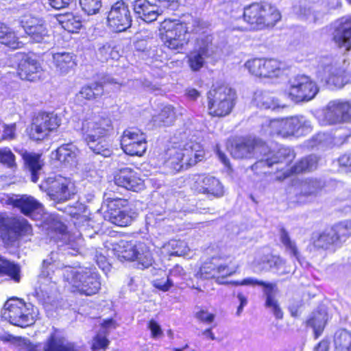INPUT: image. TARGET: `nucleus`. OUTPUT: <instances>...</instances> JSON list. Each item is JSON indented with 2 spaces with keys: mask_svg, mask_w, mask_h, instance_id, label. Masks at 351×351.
<instances>
[{
  "mask_svg": "<svg viewBox=\"0 0 351 351\" xmlns=\"http://www.w3.org/2000/svg\"><path fill=\"white\" fill-rule=\"evenodd\" d=\"M265 261H267L270 268H273L279 271L284 268L285 261L278 256L271 255L267 256Z\"/></svg>",
  "mask_w": 351,
  "mask_h": 351,
  "instance_id": "54",
  "label": "nucleus"
},
{
  "mask_svg": "<svg viewBox=\"0 0 351 351\" xmlns=\"http://www.w3.org/2000/svg\"><path fill=\"white\" fill-rule=\"evenodd\" d=\"M82 9L88 15L97 14L101 7V0H80Z\"/></svg>",
  "mask_w": 351,
  "mask_h": 351,
  "instance_id": "51",
  "label": "nucleus"
},
{
  "mask_svg": "<svg viewBox=\"0 0 351 351\" xmlns=\"http://www.w3.org/2000/svg\"><path fill=\"white\" fill-rule=\"evenodd\" d=\"M176 118L175 109L171 105L165 106L161 111L152 117L154 124L158 127L169 126L173 124Z\"/></svg>",
  "mask_w": 351,
  "mask_h": 351,
  "instance_id": "37",
  "label": "nucleus"
},
{
  "mask_svg": "<svg viewBox=\"0 0 351 351\" xmlns=\"http://www.w3.org/2000/svg\"><path fill=\"white\" fill-rule=\"evenodd\" d=\"M40 64L34 59L26 57L21 60L18 67V75L21 80L34 81L40 70Z\"/></svg>",
  "mask_w": 351,
  "mask_h": 351,
  "instance_id": "34",
  "label": "nucleus"
},
{
  "mask_svg": "<svg viewBox=\"0 0 351 351\" xmlns=\"http://www.w3.org/2000/svg\"><path fill=\"white\" fill-rule=\"evenodd\" d=\"M104 94V87L99 82H94L90 85L83 86L80 92L76 95L77 99L82 101L92 100L100 97Z\"/></svg>",
  "mask_w": 351,
  "mask_h": 351,
  "instance_id": "38",
  "label": "nucleus"
},
{
  "mask_svg": "<svg viewBox=\"0 0 351 351\" xmlns=\"http://www.w3.org/2000/svg\"><path fill=\"white\" fill-rule=\"evenodd\" d=\"M253 104L261 109H269L273 111H278L287 107L279 99L266 92L258 91L254 93Z\"/></svg>",
  "mask_w": 351,
  "mask_h": 351,
  "instance_id": "33",
  "label": "nucleus"
},
{
  "mask_svg": "<svg viewBox=\"0 0 351 351\" xmlns=\"http://www.w3.org/2000/svg\"><path fill=\"white\" fill-rule=\"evenodd\" d=\"M191 188L198 193L206 194L215 197L223 195V187L220 181L213 176L195 174L190 178Z\"/></svg>",
  "mask_w": 351,
  "mask_h": 351,
  "instance_id": "22",
  "label": "nucleus"
},
{
  "mask_svg": "<svg viewBox=\"0 0 351 351\" xmlns=\"http://www.w3.org/2000/svg\"><path fill=\"white\" fill-rule=\"evenodd\" d=\"M334 351H351V332L346 330L337 331L334 337Z\"/></svg>",
  "mask_w": 351,
  "mask_h": 351,
  "instance_id": "41",
  "label": "nucleus"
},
{
  "mask_svg": "<svg viewBox=\"0 0 351 351\" xmlns=\"http://www.w3.org/2000/svg\"><path fill=\"white\" fill-rule=\"evenodd\" d=\"M211 43V36L203 32L195 38L193 49L187 56V62L192 71H197L204 66L206 59L210 56Z\"/></svg>",
  "mask_w": 351,
  "mask_h": 351,
  "instance_id": "17",
  "label": "nucleus"
},
{
  "mask_svg": "<svg viewBox=\"0 0 351 351\" xmlns=\"http://www.w3.org/2000/svg\"><path fill=\"white\" fill-rule=\"evenodd\" d=\"M319 158L315 155H310L297 162L292 168V173H300L315 169L318 165Z\"/></svg>",
  "mask_w": 351,
  "mask_h": 351,
  "instance_id": "42",
  "label": "nucleus"
},
{
  "mask_svg": "<svg viewBox=\"0 0 351 351\" xmlns=\"http://www.w3.org/2000/svg\"><path fill=\"white\" fill-rule=\"evenodd\" d=\"M278 292L279 290L276 283L267 285L266 288L263 289V296L265 299V308H267L276 319H281L283 317V312L276 298Z\"/></svg>",
  "mask_w": 351,
  "mask_h": 351,
  "instance_id": "31",
  "label": "nucleus"
},
{
  "mask_svg": "<svg viewBox=\"0 0 351 351\" xmlns=\"http://www.w3.org/2000/svg\"><path fill=\"white\" fill-rule=\"evenodd\" d=\"M0 162L12 170L17 167L15 156L8 147L0 149Z\"/></svg>",
  "mask_w": 351,
  "mask_h": 351,
  "instance_id": "47",
  "label": "nucleus"
},
{
  "mask_svg": "<svg viewBox=\"0 0 351 351\" xmlns=\"http://www.w3.org/2000/svg\"><path fill=\"white\" fill-rule=\"evenodd\" d=\"M78 154L77 147L73 143H68L59 147L53 155L60 162L73 164L75 162Z\"/></svg>",
  "mask_w": 351,
  "mask_h": 351,
  "instance_id": "35",
  "label": "nucleus"
},
{
  "mask_svg": "<svg viewBox=\"0 0 351 351\" xmlns=\"http://www.w3.org/2000/svg\"><path fill=\"white\" fill-rule=\"evenodd\" d=\"M324 118V123L328 125L351 121V103L342 99L330 101L326 106Z\"/></svg>",
  "mask_w": 351,
  "mask_h": 351,
  "instance_id": "23",
  "label": "nucleus"
},
{
  "mask_svg": "<svg viewBox=\"0 0 351 351\" xmlns=\"http://www.w3.org/2000/svg\"><path fill=\"white\" fill-rule=\"evenodd\" d=\"M61 119L53 113L39 112L32 121L29 130V138L34 141H43L60 125Z\"/></svg>",
  "mask_w": 351,
  "mask_h": 351,
  "instance_id": "14",
  "label": "nucleus"
},
{
  "mask_svg": "<svg viewBox=\"0 0 351 351\" xmlns=\"http://www.w3.org/2000/svg\"><path fill=\"white\" fill-rule=\"evenodd\" d=\"M7 276L15 282L21 280L20 267L3 258H0V276Z\"/></svg>",
  "mask_w": 351,
  "mask_h": 351,
  "instance_id": "40",
  "label": "nucleus"
},
{
  "mask_svg": "<svg viewBox=\"0 0 351 351\" xmlns=\"http://www.w3.org/2000/svg\"><path fill=\"white\" fill-rule=\"evenodd\" d=\"M64 281L68 282L73 291L86 295H92L100 289L99 275L91 269L64 267L62 271Z\"/></svg>",
  "mask_w": 351,
  "mask_h": 351,
  "instance_id": "4",
  "label": "nucleus"
},
{
  "mask_svg": "<svg viewBox=\"0 0 351 351\" xmlns=\"http://www.w3.org/2000/svg\"><path fill=\"white\" fill-rule=\"evenodd\" d=\"M326 314L324 311L314 313L308 319V324L313 328L315 337H317L322 332L326 323Z\"/></svg>",
  "mask_w": 351,
  "mask_h": 351,
  "instance_id": "44",
  "label": "nucleus"
},
{
  "mask_svg": "<svg viewBox=\"0 0 351 351\" xmlns=\"http://www.w3.org/2000/svg\"><path fill=\"white\" fill-rule=\"evenodd\" d=\"M148 328L151 330L152 337L157 338L162 335V331L160 326L154 320L152 319L149 322Z\"/></svg>",
  "mask_w": 351,
  "mask_h": 351,
  "instance_id": "60",
  "label": "nucleus"
},
{
  "mask_svg": "<svg viewBox=\"0 0 351 351\" xmlns=\"http://www.w3.org/2000/svg\"><path fill=\"white\" fill-rule=\"evenodd\" d=\"M173 251L171 255L184 256L187 253L188 247L186 243L181 240H171L169 243Z\"/></svg>",
  "mask_w": 351,
  "mask_h": 351,
  "instance_id": "52",
  "label": "nucleus"
},
{
  "mask_svg": "<svg viewBox=\"0 0 351 351\" xmlns=\"http://www.w3.org/2000/svg\"><path fill=\"white\" fill-rule=\"evenodd\" d=\"M104 197L108 202V215L111 223L121 227L131 224L132 217L121 210V208L127 205V199L119 197L114 194L111 195L110 193H105Z\"/></svg>",
  "mask_w": 351,
  "mask_h": 351,
  "instance_id": "21",
  "label": "nucleus"
},
{
  "mask_svg": "<svg viewBox=\"0 0 351 351\" xmlns=\"http://www.w3.org/2000/svg\"><path fill=\"white\" fill-rule=\"evenodd\" d=\"M263 155V158L255 162L252 168L254 170L263 167H271L279 162H288L293 158L291 150L286 147L280 148L276 153L271 151L269 147L260 140L254 141V155Z\"/></svg>",
  "mask_w": 351,
  "mask_h": 351,
  "instance_id": "12",
  "label": "nucleus"
},
{
  "mask_svg": "<svg viewBox=\"0 0 351 351\" xmlns=\"http://www.w3.org/2000/svg\"><path fill=\"white\" fill-rule=\"evenodd\" d=\"M4 40H6V42L1 43L12 49H19L23 45L21 42L19 41L15 33L12 30L4 37Z\"/></svg>",
  "mask_w": 351,
  "mask_h": 351,
  "instance_id": "55",
  "label": "nucleus"
},
{
  "mask_svg": "<svg viewBox=\"0 0 351 351\" xmlns=\"http://www.w3.org/2000/svg\"><path fill=\"white\" fill-rule=\"evenodd\" d=\"M21 154L24 160L25 167L30 174L31 180L34 183L37 182L44 166V161L41 158V154L29 152L25 150L22 151Z\"/></svg>",
  "mask_w": 351,
  "mask_h": 351,
  "instance_id": "30",
  "label": "nucleus"
},
{
  "mask_svg": "<svg viewBox=\"0 0 351 351\" xmlns=\"http://www.w3.org/2000/svg\"><path fill=\"white\" fill-rule=\"evenodd\" d=\"M3 317L10 324L20 327H26L34 323V316L29 308L18 299H11L5 302Z\"/></svg>",
  "mask_w": 351,
  "mask_h": 351,
  "instance_id": "15",
  "label": "nucleus"
},
{
  "mask_svg": "<svg viewBox=\"0 0 351 351\" xmlns=\"http://www.w3.org/2000/svg\"><path fill=\"white\" fill-rule=\"evenodd\" d=\"M332 39L339 47L347 51L351 49V16L342 17L335 22Z\"/></svg>",
  "mask_w": 351,
  "mask_h": 351,
  "instance_id": "27",
  "label": "nucleus"
},
{
  "mask_svg": "<svg viewBox=\"0 0 351 351\" xmlns=\"http://www.w3.org/2000/svg\"><path fill=\"white\" fill-rule=\"evenodd\" d=\"M16 124L5 125L3 137L4 139L11 140L15 137Z\"/></svg>",
  "mask_w": 351,
  "mask_h": 351,
  "instance_id": "62",
  "label": "nucleus"
},
{
  "mask_svg": "<svg viewBox=\"0 0 351 351\" xmlns=\"http://www.w3.org/2000/svg\"><path fill=\"white\" fill-rule=\"evenodd\" d=\"M237 297L239 302V305L237 308V315H240V314L243 311L244 306H245L247 304V298L242 293H238Z\"/></svg>",
  "mask_w": 351,
  "mask_h": 351,
  "instance_id": "63",
  "label": "nucleus"
},
{
  "mask_svg": "<svg viewBox=\"0 0 351 351\" xmlns=\"http://www.w3.org/2000/svg\"><path fill=\"white\" fill-rule=\"evenodd\" d=\"M235 158H247L254 156V141L247 140L237 143L231 151Z\"/></svg>",
  "mask_w": 351,
  "mask_h": 351,
  "instance_id": "39",
  "label": "nucleus"
},
{
  "mask_svg": "<svg viewBox=\"0 0 351 351\" xmlns=\"http://www.w3.org/2000/svg\"><path fill=\"white\" fill-rule=\"evenodd\" d=\"M32 232V226L23 217L0 219V237L5 242H14L21 236L31 234Z\"/></svg>",
  "mask_w": 351,
  "mask_h": 351,
  "instance_id": "16",
  "label": "nucleus"
},
{
  "mask_svg": "<svg viewBox=\"0 0 351 351\" xmlns=\"http://www.w3.org/2000/svg\"><path fill=\"white\" fill-rule=\"evenodd\" d=\"M5 203L19 209L26 216L30 215L40 207V204L33 197L27 195H14L8 196Z\"/></svg>",
  "mask_w": 351,
  "mask_h": 351,
  "instance_id": "29",
  "label": "nucleus"
},
{
  "mask_svg": "<svg viewBox=\"0 0 351 351\" xmlns=\"http://www.w3.org/2000/svg\"><path fill=\"white\" fill-rule=\"evenodd\" d=\"M166 154L168 163L175 170L187 169L203 160L204 151L200 143L195 141L186 143L182 147L168 148Z\"/></svg>",
  "mask_w": 351,
  "mask_h": 351,
  "instance_id": "5",
  "label": "nucleus"
},
{
  "mask_svg": "<svg viewBox=\"0 0 351 351\" xmlns=\"http://www.w3.org/2000/svg\"><path fill=\"white\" fill-rule=\"evenodd\" d=\"M279 237L280 240L285 246L286 250L289 252L291 255L298 259L299 252L297 245L291 239L288 232L284 228H280Z\"/></svg>",
  "mask_w": 351,
  "mask_h": 351,
  "instance_id": "46",
  "label": "nucleus"
},
{
  "mask_svg": "<svg viewBox=\"0 0 351 351\" xmlns=\"http://www.w3.org/2000/svg\"><path fill=\"white\" fill-rule=\"evenodd\" d=\"M95 258L97 264L103 271H107L110 270V265L106 256L101 252L96 251Z\"/></svg>",
  "mask_w": 351,
  "mask_h": 351,
  "instance_id": "56",
  "label": "nucleus"
},
{
  "mask_svg": "<svg viewBox=\"0 0 351 351\" xmlns=\"http://www.w3.org/2000/svg\"><path fill=\"white\" fill-rule=\"evenodd\" d=\"M133 9L136 16L146 23L156 21L160 14L158 6L147 0H136Z\"/></svg>",
  "mask_w": 351,
  "mask_h": 351,
  "instance_id": "32",
  "label": "nucleus"
},
{
  "mask_svg": "<svg viewBox=\"0 0 351 351\" xmlns=\"http://www.w3.org/2000/svg\"><path fill=\"white\" fill-rule=\"evenodd\" d=\"M58 258V253L52 252L49 256L43 262L41 272L38 277L40 287L38 289H36V294L39 297H43V300L49 298V294L55 288L54 269H58L62 266Z\"/></svg>",
  "mask_w": 351,
  "mask_h": 351,
  "instance_id": "13",
  "label": "nucleus"
},
{
  "mask_svg": "<svg viewBox=\"0 0 351 351\" xmlns=\"http://www.w3.org/2000/svg\"><path fill=\"white\" fill-rule=\"evenodd\" d=\"M323 186L322 182L317 179L305 180L302 184V191L305 195L317 193Z\"/></svg>",
  "mask_w": 351,
  "mask_h": 351,
  "instance_id": "50",
  "label": "nucleus"
},
{
  "mask_svg": "<svg viewBox=\"0 0 351 351\" xmlns=\"http://www.w3.org/2000/svg\"><path fill=\"white\" fill-rule=\"evenodd\" d=\"M234 284L236 285H247V286H261L263 289L266 288L267 285H272L271 282H265L262 280H258L255 278H247L241 281H235Z\"/></svg>",
  "mask_w": 351,
  "mask_h": 351,
  "instance_id": "53",
  "label": "nucleus"
},
{
  "mask_svg": "<svg viewBox=\"0 0 351 351\" xmlns=\"http://www.w3.org/2000/svg\"><path fill=\"white\" fill-rule=\"evenodd\" d=\"M111 129L112 122L109 117L94 114L83 119L81 132L84 140L94 153L108 157L112 152L104 137Z\"/></svg>",
  "mask_w": 351,
  "mask_h": 351,
  "instance_id": "1",
  "label": "nucleus"
},
{
  "mask_svg": "<svg viewBox=\"0 0 351 351\" xmlns=\"http://www.w3.org/2000/svg\"><path fill=\"white\" fill-rule=\"evenodd\" d=\"M111 245V252L121 261H136L142 268H147L152 264L151 252L145 243L134 244L130 241L120 240L117 243H112Z\"/></svg>",
  "mask_w": 351,
  "mask_h": 351,
  "instance_id": "9",
  "label": "nucleus"
},
{
  "mask_svg": "<svg viewBox=\"0 0 351 351\" xmlns=\"http://www.w3.org/2000/svg\"><path fill=\"white\" fill-rule=\"evenodd\" d=\"M311 131V123L304 116L286 119H265L262 123V133L265 136L288 137L304 135Z\"/></svg>",
  "mask_w": 351,
  "mask_h": 351,
  "instance_id": "3",
  "label": "nucleus"
},
{
  "mask_svg": "<svg viewBox=\"0 0 351 351\" xmlns=\"http://www.w3.org/2000/svg\"><path fill=\"white\" fill-rule=\"evenodd\" d=\"M49 5L57 10L65 8L69 4L70 0H48Z\"/></svg>",
  "mask_w": 351,
  "mask_h": 351,
  "instance_id": "64",
  "label": "nucleus"
},
{
  "mask_svg": "<svg viewBox=\"0 0 351 351\" xmlns=\"http://www.w3.org/2000/svg\"><path fill=\"white\" fill-rule=\"evenodd\" d=\"M338 165L351 170V153L341 155L337 160Z\"/></svg>",
  "mask_w": 351,
  "mask_h": 351,
  "instance_id": "61",
  "label": "nucleus"
},
{
  "mask_svg": "<svg viewBox=\"0 0 351 351\" xmlns=\"http://www.w3.org/2000/svg\"><path fill=\"white\" fill-rule=\"evenodd\" d=\"M351 138V130L348 128H341L333 134L332 143L335 145H341L348 142Z\"/></svg>",
  "mask_w": 351,
  "mask_h": 351,
  "instance_id": "49",
  "label": "nucleus"
},
{
  "mask_svg": "<svg viewBox=\"0 0 351 351\" xmlns=\"http://www.w3.org/2000/svg\"><path fill=\"white\" fill-rule=\"evenodd\" d=\"M318 91L316 83L306 75H297L289 80L287 96L295 103L311 101Z\"/></svg>",
  "mask_w": 351,
  "mask_h": 351,
  "instance_id": "10",
  "label": "nucleus"
},
{
  "mask_svg": "<svg viewBox=\"0 0 351 351\" xmlns=\"http://www.w3.org/2000/svg\"><path fill=\"white\" fill-rule=\"evenodd\" d=\"M21 25L33 43H46L50 37L49 30L42 18L24 16L21 20Z\"/></svg>",
  "mask_w": 351,
  "mask_h": 351,
  "instance_id": "24",
  "label": "nucleus"
},
{
  "mask_svg": "<svg viewBox=\"0 0 351 351\" xmlns=\"http://www.w3.org/2000/svg\"><path fill=\"white\" fill-rule=\"evenodd\" d=\"M40 188L47 190L51 198L58 201L68 200L74 194L73 183L60 175L48 177Z\"/></svg>",
  "mask_w": 351,
  "mask_h": 351,
  "instance_id": "19",
  "label": "nucleus"
},
{
  "mask_svg": "<svg viewBox=\"0 0 351 351\" xmlns=\"http://www.w3.org/2000/svg\"><path fill=\"white\" fill-rule=\"evenodd\" d=\"M167 278L171 280L173 287H179L186 280L187 274L180 265H176L169 270Z\"/></svg>",
  "mask_w": 351,
  "mask_h": 351,
  "instance_id": "45",
  "label": "nucleus"
},
{
  "mask_svg": "<svg viewBox=\"0 0 351 351\" xmlns=\"http://www.w3.org/2000/svg\"><path fill=\"white\" fill-rule=\"evenodd\" d=\"M59 22L62 27L69 32H75L82 27L80 17L72 13H66L60 16Z\"/></svg>",
  "mask_w": 351,
  "mask_h": 351,
  "instance_id": "43",
  "label": "nucleus"
},
{
  "mask_svg": "<svg viewBox=\"0 0 351 351\" xmlns=\"http://www.w3.org/2000/svg\"><path fill=\"white\" fill-rule=\"evenodd\" d=\"M56 69L61 73H67L75 66L74 55L68 52H59L53 55Z\"/></svg>",
  "mask_w": 351,
  "mask_h": 351,
  "instance_id": "36",
  "label": "nucleus"
},
{
  "mask_svg": "<svg viewBox=\"0 0 351 351\" xmlns=\"http://www.w3.org/2000/svg\"><path fill=\"white\" fill-rule=\"evenodd\" d=\"M243 16L254 29L274 26L281 17L278 9L266 2L253 3L245 7Z\"/></svg>",
  "mask_w": 351,
  "mask_h": 351,
  "instance_id": "6",
  "label": "nucleus"
},
{
  "mask_svg": "<svg viewBox=\"0 0 351 351\" xmlns=\"http://www.w3.org/2000/svg\"><path fill=\"white\" fill-rule=\"evenodd\" d=\"M121 145L126 154L141 156L147 149L146 136L137 128H128L123 133Z\"/></svg>",
  "mask_w": 351,
  "mask_h": 351,
  "instance_id": "20",
  "label": "nucleus"
},
{
  "mask_svg": "<svg viewBox=\"0 0 351 351\" xmlns=\"http://www.w3.org/2000/svg\"><path fill=\"white\" fill-rule=\"evenodd\" d=\"M153 285L162 291H167L173 287L171 280H169L168 278L166 280L156 279L154 280Z\"/></svg>",
  "mask_w": 351,
  "mask_h": 351,
  "instance_id": "59",
  "label": "nucleus"
},
{
  "mask_svg": "<svg viewBox=\"0 0 351 351\" xmlns=\"http://www.w3.org/2000/svg\"><path fill=\"white\" fill-rule=\"evenodd\" d=\"M114 183L119 186L134 191H138L143 188L142 180L137 176L135 171L128 167L119 170L114 176Z\"/></svg>",
  "mask_w": 351,
  "mask_h": 351,
  "instance_id": "28",
  "label": "nucleus"
},
{
  "mask_svg": "<svg viewBox=\"0 0 351 351\" xmlns=\"http://www.w3.org/2000/svg\"><path fill=\"white\" fill-rule=\"evenodd\" d=\"M202 24L194 19L188 26L175 21L165 20L161 24L160 34L164 45L171 50H181L191 38V34H202Z\"/></svg>",
  "mask_w": 351,
  "mask_h": 351,
  "instance_id": "2",
  "label": "nucleus"
},
{
  "mask_svg": "<svg viewBox=\"0 0 351 351\" xmlns=\"http://www.w3.org/2000/svg\"><path fill=\"white\" fill-rule=\"evenodd\" d=\"M282 63L276 59L253 58L244 66L252 75L260 77H278L282 73Z\"/></svg>",
  "mask_w": 351,
  "mask_h": 351,
  "instance_id": "18",
  "label": "nucleus"
},
{
  "mask_svg": "<svg viewBox=\"0 0 351 351\" xmlns=\"http://www.w3.org/2000/svg\"><path fill=\"white\" fill-rule=\"evenodd\" d=\"M108 340L105 336L97 335L93 339L92 343V349L94 350L99 349H105L108 345Z\"/></svg>",
  "mask_w": 351,
  "mask_h": 351,
  "instance_id": "57",
  "label": "nucleus"
},
{
  "mask_svg": "<svg viewBox=\"0 0 351 351\" xmlns=\"http://www.w3.org/2000/svg\"><path fill=\"white\" fill-rule=\"evenodd\" d=\"M232 257L230 253H227L225 250H221L217 256H213L210 262L204 264L199 271L196 274L197 276L203 278H211L232 276L236 272L238 266L230 267L228 264L220 262V261L224 262L229 261V263H231Z\"/></svg>",
  "mask_w": 351,
  "mask_h": 351,
  "instance_id": "11",
  "label": "nucleus"
},
{
  "mask_svg": "<svg viewBox=\"0 0 351 351\" xmlns=\"http://www.w3.org/2000/svg\"><path fill=\"white\" fill-rule=\"evenodd\" d=\"M236 93L228 86H213L207 93L208 112L212 117L228 115L235 105Z\"/></svg>",
  "mask_w": 351,
  "mask_h": 351,
  "instance_id": "7",
  "label": "nucleus"
},
{
  "mask_svg": "<svg viewBox=\"0 0 351 351\" xmlns=\"http://www.w3.org/2000/svg\"><path fill=\"white\" fill-rule=\"evenodd\" d=\"M351 235V221L335 224L313 236V244L317 249L335 251Z\"/></svg>",
  "mask_w": 351,
  "mask_h": 351,
  "instance_id": "8",
  "label": "nucleus"
},
{
  "mask_svg": "<svg viewBox=\"0 0 351 351\" xmlns=\"http://www.w3.org/2000/svg\"><path fill=\"white\" fill-rule=\"evenodd\" d=\"M322 80L329 85L340 88L350 82V76L340 62L326 64L321 72Z\"/></svg>",
  "mask_w": 351,
  "mask_h": 351,
  "instance_id": "26",
  "label": "nucleus"
},
{
  "mask_svg": "<svg viewBox=\"0 0 351 351\" xmlns=\"http://www.w3.org/2000/svg\"><path fill=\"white\" fill-rule=\"evenodd\" d=\"M73 348L71 343H65L62 339L51 337L48 341L45 351H72Z\"/></svg>",
  "mask_w": 351,
  "mask_h": 351,
  "instance_id": "48",
  "label": "nucleus"
},
{
  "mask_svg": "<svg viewBox=\"0 0 351 351\" xmlns=\"http://www.w3.org/2000/svg\"><path fill=\"white\" fill-rule=\"evenodd\" d=\"M130 12L123 1H117L111 8L108 16V23L112 31L121 32L131 25Z\"/></svg>",
  "mask_w": 351,
  "mask_h": 351,
  "instance_id": "25",
  "label": "nucleus"
},
{
  "mask_svg": "<svg viewBox=\"0 0 351 351\" xmlns=\"http://www.w3.org/2000/svg\"><path fill=\"white\" fill-rule=\"evenodd\" d=\"M196 317L203 322L211 324L214 321L215 315L206 310H200L197 312Z\"/></svg>",
  "mask_w": 351,
  "mask_h": 351,
  "instance_id": "58",
  "label": "nucleus"
}]
</instances>
